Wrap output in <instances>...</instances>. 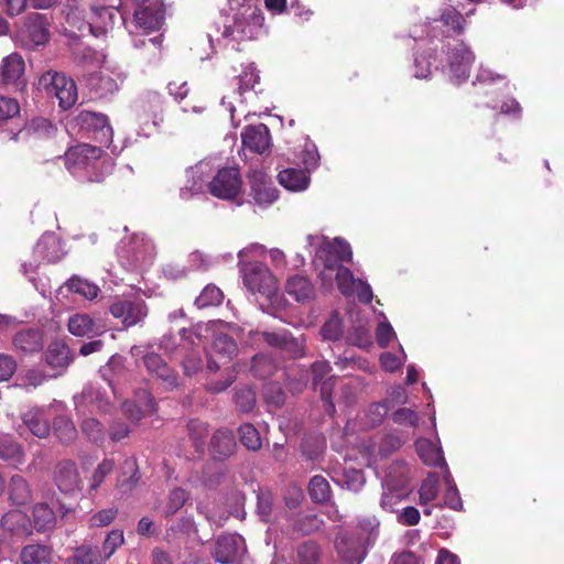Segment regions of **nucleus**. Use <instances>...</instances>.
<instances>
[{
  "label": "nucleus",
  "instance_id": "24",
  "mask_svg": "<svg viewBox=\"0 0 564 564\" xmlns=\"http://www.w3.org/2000/svg\"><path fill=\"white\" fill-rule=\"evenodd\" d=\"M115 10L109 7H91L87 26L90 33L99 37L106 35L113 26Z\"/></svg>",
  "mask_w": 564,
  "mask_h": 564
},
{
  "label": "nucleus",
  "instance_id": "51",
  "mask_svg": "<svg viewBox=\"0 0 564 564\" xmlns=\"http://www.w3.org/2000/svg\"><path fill=\"white\" fill-rule=\"evenodd\" d=\"M213 349L216 354L230 359L237 354L238 346L229 335L220 333L213 341Z\"/></svg>",
  "mask_w": 564,
  "mask_h": 564
},
{
  "label": "nucleus",
  "instance_id": "10",
  "mask_svg": "<svg viewBox=\"0 0 564 564\" xmlns=\"http://www.w3.org/2000/svg\"><path fill=\"white\" fill-rule=\"evenodd\" d=\"M25 63L18 53L6 56L0 65V88L20 90L24 88Z\"/></svg>",
  "mask_w": 564,
  "mask_h": 564
},
{
  "label": "nucleus",
  "instance_id": "38",
  "mask_svg": "<svg viewBox=\"0 0 564 564\" xmlns=\"http://www.w3.org/2000/svg\"><path fill=\"white\" fill-rule=\"evenodd\" d=\"M65 285L70 292L79 294L87 300L96 299L100 291L97 284L83 279L79 275H73L69 278Z\"/></svg>",
  "mask_w": 564,
  "mask_h": 564
},
{
  "label": "nucleus",
  "instance_id": "49",
  "mask_svg": "<svg viewBox=\"0 0 564 564\" xmlns=\"http://www.w3.org/2000/svg\"><path fill=\"white\" fill-rule=\"evenodd\" d=\"M189 494L183 488H174L167 496V501L164 508V516L171 517L176 513L188 500Z\"/></svg>",
  "mask_w": 564,
  "mask_h": 564
},
{
  "label": "nucleus",
  "instance_id": "47",
  "mask_svg": "<svg viewBox=\"0 0 564 564\" xmlns=\"http://www.w3.org/2000/svg\"><path fill=\"white\" fill-rule=\"evenodd\" d=\"M24 130L36 138H51L56 133V127L45 118L32 119Z\"/></svg>",
  "mask_w": 564,
  "mask_h": 564
},
{
  "label": "nucleus",
  "instance_id": "34",
  "mask_svg": "<svg viewBox=\"0 0 564 564\" xmlns=\"http://www.w3.org/2000/svg\"><path fill=\"white\" fill-rule=\"evenodd\" d=\"M416 452L425 465L429 466H443L445 458L440 447L433 444L430 440L422 438L415 443Z\"/></svg>",
  "mask_w": 564,
  "mask_h": 564
},
{
  "label": "nucleus",
  "instance_id": "52",
  "mask_svg": "<svg viewBox=\"0 0 564 564\" xmlns=\"http://www.w3.org/2000/svg\"><path fill=\"white\" fill-rule=\"evenodd\" d=\"M82 431L91 442L98 445L102 444L106 438L104 425L94 417H87L83 421Z\"/></svg>",
  "mask_w": 564,
  "mask_h": 564
},
{
  "label": "nucleus",
  "instance_id": "60",
  "mask_svg": "<svg viewBox=\"0 0 564 564\" xmlns=\"http://www.w3.org/2000/svg\"><path fill=\"white\" fill-rule=\"evenodd\" d=\"M440 21L443 23V25L447 26L449 30H453L455 33H460L463 30L464 18L456 9L452 7L446 8L443 11Z\"/></svg>",
  "mask_w": 564,
  "mask_h": 564
},
{
  "label": "nucleus",
  "instance_id": "45",
  "mask_svg": "<svg viewBox=\"0 0 564 564\" xmlns=\"http://www.w3.org/2000/svg\"><path fill=\"white\" fill-rule=\"evenodd\" d=\"M347 341L360 348H368L371 346V336L369 327L365 323H358L352 326L347 334Z\"/></svg>",
  "mask_w": 564,
  "mask_h": 564
},
{
  "label": "nucleus",
  "instance_id": "12",
  "mask_svg": "<svg viewBox=\"0 0 564 564\" xmlns=\"http://www.w3.org/2000/svg\"><path fill=\"white\" fill-rule=\"evenodd\" d=\"M123 80L124 76L121 73L100 70L86 77L85 83L95 97L106 98L117 93Z\"/></svg>",
  "mask_w": 564,
  "mask_h": 564
},
{
  "label": "nucleus",
  "instance_id": "48",
  "mask_svg": "<svg viewBox=\"0 0 564 564\" xmlns=\"http://www.w3.org/2000/svg\"><path fill=\"white\" fill-rule=\"evenodd\" d=\"M276 366L269 356L260 354L252 359L251 371L254 377L267 379L273 375Z\"/></svg>",
  "mask_w": 564,
  "mask_h": 564
},
{
  "label": "nucleus",
  "instance_id": "57",
  "mask_svg": "<svg viewBox=\"0 0 564 564\" xmlns=\"http://www.w3.org/2000/svg\"><path fill=\"white\" fill-rule=\"evenodd\" d=\"M259 75L252 66H249L243 70V73L237 77L238 88L237 94L241 98L245 93L254 88L256 84L259 82Z\"/></svg>",
  "mask_w": 564,
  "mask_h": 564
},
{
  "label": "nucleus",
  "instance_id": "55",
  "mask_svg": "<svg viewBox=\"0 0 564 564\" xmlns=\"http://www.w3.org/2000/svg\"><path fill=\"white\" fill-rule=\"evenodd\" d=\"M124 368V359L122 356L113 355L108 360L107 365L100 368L101 377L108 382L110 387L113 383V377L122 373Z\"/></svg>",
  "mask_w": 564,
  "mask_h": 564
},
{
  "label": "nucleus",
  "instance_id": "53",
  "mask_svg": "<svg viewBox=\"0 0 564 564\" xmlns=\"http://www.w3.org/2000/svg\"><path fill=\"white\" fill-rule=\"evenodd\" d=\"M334 279L336 280L337 288L344 295H351L356 280L352 272L341 265L334 271Z\"/></svg>",
  "mask_w": 564,
  "mask_h": 564
},
{
  "label": "nucleus",
  "instance_id": "27",
  "mask_svg": "<svg viewBox=\"0 0 564 564\" xmlns=\"http://www.w3.org/2000/svg\"><path fill=\"white\" fill-rule=\"evenodd\" d=\"M14 349L22 354H33L40 351L43 346V336L39 329L28 328L18 332L12 338Z\"/></svg>",
  "mask_w": 564,
  "mask_h": 564
},
{
  "label": "nucleus",
  "instance_id": "15",
  "mask_svg": "<svg viewBox=\"0 0 564 564\" xmlns=\"http://www.w3.org/2000/svg\"><path fill=\"white\" fill-rule=\"evenodd\" d=\"M245 285L253 293L271 296L276 291V282L269 269L261 264H252L243 276Z\"/></svg>",
  "mask_w": 564,
  "mask_h": 564
},
{
  "label": "nucleus",
  "instance_id": "19",
  "mask_svg": "<svg viewBox=\"0 0 564 564\" xmlns=\"http://www.w3.org/2000/svg\"><path fill=\"white\" fill-rule=\"evenodd\" d=\"M163 20L164 10L162 8V3L152 2V4L134 8L132 24L135 30L150 33L159 30Z\"/></svg>",
  "mask_w": 564,
  "mask_h": 564
},
{
  "label": "nucleus",
  "instance_id": "16",
  "mask_svg": "<svg viewBox=\"0 0 564 564\" xmlns=\"http://www.w3.org/2000/svg\"><path fill=\"white\" fill-rule=\"evenodd\" d=\"M53 480L58 490L65 495H74L82 489V479L73 460H62L56 464Z\"/></svg>",
  "mask_w": 564,
  "mask_h": 564
},
{
  "label": "nucleus",
  "instance_id": "43",
  "mask_svg": "<svg viewBox=\"0 0 564 564\" xmlns=\"http://www.w3.org/2000/svg\"><path fill=\"white\" fill-rule=\"evenodd\" d=\"M66 564H102V560L99 558V554L91 546L80 545L66 560Z\"/></svg>",
  "mask_w": 564,
  "mask_h": 564
},
{
  "label": "nucleus",
  "instance_id": "20",
  "mask_svg": "<svg viewBox=\"0 0 564 564\" xmlns=\"http://www.w3.org/2000/svg\"><path fill=\"white\" fill-rule=\"evenodd\" d=\"M475 61L473 52L464 44L458 43L448 53V65L454 79L457 83L469 77V68Z\"/></svg>",
  "mask_w": 564,
  "mask_h": 564
},
{
  "label": "nucleus",
  "instance_id": "23",
  "mask_svg": "<svg viewBox=\"0 0 564 564\" xmlns=\"http://www.w3.org/2000/svg\"><path fill=\"white\" fill-rule=\"evenodd\" d=\"M409 466L403 462H395L390 465L382 481V488L394 490L398 495H409Z\"/></svg>",
  "mask_w": 564,
  "mask_h": 564
},
{
  "label": "nucleus",
  "instance_id": "58",
  "mask_svg": "<svg viewBox=\"0 0 564 564\" xmlns=\"http://www.w3.org/2000/svg\"><path fill=\"white\" fill-rule=\"evenodd\" d=\"M390 410V401L375 402L369 406L367 419L371 426L381 424Z\"/></svg>",
  "mask_w": 564,
  "mask_h": 564
},
{
  "label": "nucleus",
  "instance_id": "17",
  "mask_svg": "<svg viewBox=\"0 0 564 564\" xmlns=\"http://www.w3.org/2000/svg\"><path fill=\"white\" fill-rule=\"evenodd\" d=\"M68 332L76 337H96L107 332L106 324L100 318H94L86 313H76L68 317Z\"/></svg>",
  "mask_w": 564,
  "mask_h": 564
},
{
  "label": "nucleus",
  "instance_id": "42",
  "mask_svg": "<svg viewBox=\"0 0 564 564\" xmlns=\"http://www.w3.org/2000/svg\"><path fill=\"white\" fill-rule=\"evenodd\" d=\"M124 536L121 530H111L105 538L101 545V553L99 558L102 560V564L109 560L112 554L123 544Z\"/></svg>",
  "mask_w": 564,
  "mask_h": 564
},
{
  "label": "nucleus",
  "instance_id": "9",
  "mask_svg": "<svg viewBox=\"0 0 564 564\" xmlns=\"http://www.w3.org/2000/svg\"><path fill=\"white\" fill-rule=\"evenodd\" d=\"M109 312L115 318L121 321L126 328L140 325L148 316L149 310L145 302L141 299L135 300H118L113 302Z\"/></svg>",
  "mask_w": 564,
  "mask_h": 564
},
{
  "label": "nucleus",
  "instance_id": "61",
  "mask_svg": "<svg viewBox=\"0 0 564 564\" xmlns=\"http://www.w3.org/2000/svg\"><path fill=\"white\" fill-rule=\"evenodd\" d=\"M283 350L292 358H300L305 355V338L304 336L294 337L288 332L284 341Z\"/></svg>",
  "mask_w": 564,
  "mask_h": 564
},
{
  "label": "nucleus",
  "instance_id": "37",
  "mask_svg": "<svg viewBox=\"0 0 564 564\" xmlns=\"http://www.w3.org/2000/svg\"><path fill=\"white\" fill-rule=\"evenodd\" d=\"M140 479L137 462L127 458L122 464V471L118 478V487L122 492L131 491Z\"/></svg>",
  "mask_w": 564,
  "mask_h": 564
},
{
  "label": "nucleus",
  "instance_id": "6",
  "mask_svg": "<svg viewBox=\"0 0 564 564\" xmlns=\"http://www.w3.org/2000/svg\"><path fill=\"white\" fill-rule=\"evenodd\" d=\"M48 26L50 23L44 14L30 13L18 35L20 44L28 50L44 45L50 37Z\"/></svg>",
  "mask_w": 564,
  "mask_h": 564
},
{
  "label": "nucleus",
  "instance_id": "21",
  "mask_svg": "<svg viewBox=\"0 0 564 564\" xmlns=\"http://www.w3.org/2000/svg\"><path fill=\"white\" fill-rule=\"evenodd\" d=\"M241 139L246 149L259 154H262L271 143L270 131L264 123L246 127Z\"/></svg>",
  "mask_w": 564,
  "mask_h": 564
},
{
  "label": "nucleus",
  "instance_id": "50",
  "mask_svg": "<svg viewBox=\"0 0 564 564\" xmlns=\"http://www.w3.org/2000/svg\"><path fill=\"white\" fill-rule=\"evenodd\" d=\"M419 494L421 505H427L436 499L438 495V477L435 473L429 474L423 480Z\"/></svg>",
  "mask_w": 564,
  "mask_h": 564
},
{
  "label": "nucleus",
  "instance_id": "1",
  "mask_svg": "<svg viewBox=\"0 0 564 564\" xmlns=\"http://www.w3.org/2000/svg\"><path fill=\"white\" fill-rule=\"evenodd\" d=\"M380 522L375 516L358 519L354 531L339 533L335 539L338 555L348 564H361L379 536Z\"/></svg>",
  "mask_w": 564,
  "mask_h": 564
},
{
  "label": "nucleus",
  "instance_id": "29",
  "mask_svg": "<svg viewBox=\"0 0 564 564\" xmlns=\"http://www.w3.org/2000/svg\"><path fill=\"white\" fill-rule=\"evenodd\" d=\"M0 459L12 467H19L25 460V453L22 445L10 435H1Z\"/></svg>",
  "mask_w": 564,
  "mask_h": 564
},
{
  "label": "nucleus",
  "instance_id": "18",
  "mask_svg": "<svg viewBox=\"0 0 564 564\" xmlns=\"http://www.w3.org/2000/svg\"><path fill=\"white\" fill-rule=\"evenodd\" d=\"M251 195L258 205H270L278 198V189L262 171L253 170L248 175Z\"/></svg>",
  "mask_w": 564,
  "mask_h": 564
},
{
  "label": "nucleus",
  "instance_id": "59",
  "mask_svg": "<svg viewBox=\"0 0 564 564\" xmlns=\"http://www.w3.org/2000/svg\"><path fill=\"white\" fill-rule=\"evenodd\" d=\"M115 469V460L110 458H105L95 469L93 477H91V484H90V490H96L99 488V486L104 482L105 478L110 475Z\"/></svg>",
  "mask_w": 564,
  "mask_h": 564
},
{
  "label": "nucleus",
  "instance_id": "32",
  "mask_svg": "<svg viewBox=\"0 0 564 564\" xmlns=\"http://www.w3.org/2000/svg\"><path fill=\"white\" fill-rule=\"evenodd\" d=\"M52 556V549L39 543L28 544L20 552L22 564H51Z\"/></svg>",
  "mask_w": 564,
  "mask_h": 564
},
{
  "label": "nucleus",
  "instance_id": "64",
  "mask_svg": "<svg viewBox=\"0 0 564 564\" xmlns=\"http://www.w3.org/2000/svg\"><path fill=\"white\" fill-rule=\"evenodd\" d=\"M324 339L337 340L341 335V322L337 315H333L321 329Z\"/></svg>",
  "mask_w": 564,
  "mask_h": 564
},
{
  "label": "nucleus",
  "instance_id": "40",
  "mask_svg": "<svg viewBox=\"0 0 564 564\" xmlns=\"http://www.w3.org/2000/svg\"><path fill=\"white\" fill-rule=\"evenodd\" d=\"M33 520L37 531H46L55 525L56 517L46 503H37L33 508Z\"/></svg>",
  "mask_w": 564,
  "mask_h": 564
},
{
  "label": "nucleus",
  "instance_id": "25",
  "mask_svg": "<svg viewBox=\"0 0 564 564\" xmlns=\"http://www.w3.org/2000/svg\"><path fill=\"white\" fill-rule=\"evenodd\" d=\"M34 254L47 262H57L65 256V251L55 234L45 232L35 245Z\"/></svg>",
  "mask_w": 564,
  "mask_h": 564
},
{
  "label": "nucleus",
  "instance_id": "11",
  "mask_svg": "<svg viewBox=\"0 0 564 564\" xmlns=\"http://www.w3.org/2000/svg\"><path fill=\"white\" fill-rule=\"evenodd\" d=\"M263 18L256 11L249 14H237L234 24L224 31L225 36H231L235 41H247L256 39L261 32Z\"/></svg>",
  "mask_w": 564,
  "mask_h": 564
},
{
  "label": "nucleus",
  "instance_id": "26",
  "mask_svg": "<svg viewBox=\"0 0 564 564\" xmlns=\"http://www.w3.org/2000/svg\"><path fill=\"white\" fill-rule=\"evenodd\" d=\"M143 364L147 370L161 379L167 388L173 389L177 386V375L171 369L162 357L155 352H149L143 357Z\"/></svg>",
  "mask_w": 564,
  "mask_h": 564
},
{
  "label": "nucleus",
  "instance_id": "46",
  "mask_svg": "<svg viewBox=\"0 0 564 564\" xmlns=\"http://www.w3.org/2000/svg\"><path fill=\"white\" fill-rule=\"evenodd\" d=\"M239 437L241 444L248 449L252 452H257L261 448V437L258 430L250 423H245L240 425Z\"/></svg>",
  "mask_w": 564,
  "mask_h": 564
},
{
  "label": "nucleus",
  "instance_id": "44",
  "mask_svg": "<svg viewBox=\"0 0 564 564\" xmlns=\"http://www.w3.org/2000/svg\"><path fill=\"white\" fill-rule=\"evenodd\" d=\"M297 560L300 564H321L322 552L316 542L306 541L297 547Z\"/></svg>",
  "mask_w": 564,
  "mask_h": 564
},
{
  "label": "nucleus",
  "instance_id": "14",
  "mask_svg": "<svg viewBox=\"0 0 564 564\" xmlns=\"http://www.w3.org/2000/svg\"><path fill=\"white\" fill-rule=\"evenodd\" d=\"M76 124L88 132L97 134L101 144H108L112 140V128L109 124L108 118L104 113L82 110L75 117Z\"/></svg>",
  "mask_w": 564,
  "mask_h": 564
},
{
  "label": "nucleus",
  "instance_id": "13",
  "mask_svg": "<svg viewBox=\"0 0 564 564\" xmlns=\"http://www.w3.org/2000/svg\"><path fill=\"white\" fill-rule=\"evenodd\" d=\"M246 552L245 540L239 534H223L215 543L213 556L220 564H232Z\"/></svg>",
  "mask_w": 564,
  "mask_h": 564
},
{
  "label": "nucleus",
  "instance_id": "7",
  "mask_svg": "<svg viewBox=\"0 0 564 564\" xmlns=\"http://www.w3.org/2000/svg\"><path fill=\"white\" fill-rule=\"evenodd\" d=\"M242 186L239 170L237 167L220 169L208 184L209 192L213 196L220 199H235Z\"/></svg>",
  "mask_w": 564,
  "mask_h": 564
},
{
  "label": "nucleus",
  "instance_id": "54",
  "mask_svg": "<svg viewBox=\"0 0 564 564\" xmlns=\"http://www.w3.org/2000/svg\"><path fill=\"white\" fill-rule=\"evenodd\" d=\"M235 404L239 412H251L256 405V392L250 387L237 389Z\"/></svg>",
  "mask_w": 564,
  "mask_h": 564
},
{
  "label": "nucleus",
  "instance_id": "2",
  "mask_svg": "<svg viewBox=\"0 0 564 564\" xmlns=\"http://www.w3.org/2000/svg\"><path fill=\"white\" fill-rule=\"evenodd\" d=\"M102 153L101 147L77 144L65 153V166L82 182L100 183L111 170L109 163L100 161Z\"/></svg>",
  "mask_w": 564,
  "mask_h": 564
},
{
  "label": "nucleus",
  "instance_id": "4",
  "mask_svg": "<svg viewBox=\"0 0 564 564\" xmlns=\"http://www.w3.org/2000/svg\"><path fill=\"white\" fill-rule=\"evenodd\" d=\"M40 83L45 86L47 94L58 99L61 109L67 110L76 104L78 98L76 84L65 74L46 72L41 76Z\"/></svg>",
  "mask_w": 564,
  "mask_h": 564
},
{
  "label": "nucleus",
  "instance_id": "33",
  "mask_svg": "<svg viewBox=\"0 0 564 564\" xmlns=\"http://www.w3.org/2000/svg\"><path fill=\"white\" fill-rule=\"evenodd\" d=\"M9 499L15 506H24L32 500V491L25 478L13 475L9 482Z\"/></svg>",
  "mask_w": 564,
  "mask_h": 564
},
{
  "label": "nucleus",
  "instance_id": "31",
  "mask_svg": "<svg viewBox=\"0 0 564 564\" xmlns=\"http://www.w3.org/2000/svg\"><path fill=\"white\" fill-rule=\"evenodd\" d=\"M288 294L297 302L310 301L314 297L315 289L312 282L304 275L291 276L285 285Z\"/></svg>",
  "mask_w": 564,
  "mask_h": 564
},
{
  "label": "nucleus",
  "instance_id": "36",
  "mask_svg": "<svg viewBox=\"0 0 564 564\" xmlns=\"http://www.w3.org/2000/svg\"><path fill=\"white\" fill-rule=\"evenodd\" d=\"M310 498L315 503H327L332 498V488L328 480L322 475H315L307 486Z\"/></svg>",
  "mask_w": 564,
  "mask_h": 564
},
{
  "label": "nucleus",
  "instance_id": "28",
  "mask_svg": "<svg viewBox=\"0 0 564 564\" xmlns=\"http://www.w3.org/2000/svg\"><path fill=\"white\" fill-rule=\"evenodd\" d=\"M236 440L234 434L227 430H218L210 440V452L214 458L223 460L234 454Z\"/></svg>",
  "mask_w": 564,
  "mask_h": 564
},
{
  "label": "nucleus",
  "instance_id": "63",
  "mask_svg": "<svg viewBox=\"0 0 564 564\" xmlns=\"http://www.w3.org/2000/svg\"><path fill=\"white\" fill-rule=\"evenodd\" d=\"M117 508L102 509L89 518L90 528H102L109 525L117 517Z\"/></svg>",
  "mask_w": 564,
  "mask_h": 564
},
{
  "label": "nucleus",
  "instance_id": "41",
  "mask_svg": "<svg viewBox=\"0 0 564 564\" xmlns=\"http://www.w3.org/2000/svg\"><path fill=\"white\" fill-rule=\"evenodd\" d=\"M224 300L223 291L215 284H208L204 288L200 294L195 300V305L198 308H206L209 306H217Z\"/></svg>",
  "mask_w": 564,
  "mask_h": 564
},
{
  "label": "nucleus",
  "instance_id": "35",
  "mask_svg": "<svg viewBox=\"0 0 564 564\" xmlns=\"http://www.w3.org/2000/svg\"><path fill=\"white\" fill-rule=\"evenodd\" d=\"M279 183L290 191H303L308 186L310 177L306 172L297 169H286L279 173Z\"/></svg>",
  "mask_w": 564,
  "mask_h": 564
},
{
  "label": "nucleus",
  "instance_id": "5",
  "mask_svg": "<svg viewBox=\"0 0 564 564\" xmlns=\"http://www.w3.org/2000/svg\"><path fill=\"white\" fill-rule=\"evenodd\" d=\"M119 256L127 259L132 268H142L152 263L155 246L145 234H134L128 243L119 247Z\"/></svg>",
  "mask_w": 564,
  "mask_h": 564
},
{
  "label": "nucleus",
  "instance_id": "30",
  "mask_svg": "<svg viewBox=\"0 0 564 564\" xmlns=\"http://www.w3.org/2000/svg\"><path fill=\"white\" fill-rule=\"evenodd\" d=\"M22 422L36 437L44 438L50 434L51 425L45 412L34 408L22 414Z\"/></svg>",
  "mask_w": 564,
  "mask_h": 564
},
{
  "label": "nucleus",
  "instance_id": "8",
  "mask_svg": "<svg viewBox=\"0 0 564 564\" xmlns=\"http://www.w3.org/2000/svg\"><path fill=\"white\" fill-rule=\"evenodd\" d=\"M132 111L140 124L158 127L163 121L161 95L154 91L141 95L133 102Z\"/></svg>",
  "mask_w": 564,
  "mask_h": 564
},
{
  "label": "nucleus",
  "instance_id": "22",
  "mask_svg": "<svg viewBox=\"0 0 564 564\" xmlns=\"http://www.w3.org/2000/svg\"><path fill=\"white\" fill-rule=\"evenodd\" d=\"M44 359L45 364L54 370L53 373L48 375L50 378L61 376L72 362L69 348L65 344L58 341L48 345Z\"/></svg>",
  "mask_w": 564,
  "mask_h": 564
},
{
  "label": "nucleus",
  "instance_id": "56",
  "mask_svg": "<svg viewBox=\"0 0 564 564\" xmlns=\"http://www.w3.org/2000/svg\"><path fill=\"white\" fill-rule=\"evenodd\" d=\"M188 435L196 449H202L208 435V426L199 420H191L187 424Z\"/></svg>",
  "mask_w": 564,
  "mask_h": 564
},
{
  "label": "nucleus",
  "instance_id": "39",
  "mask_svg": "<svg viewBox=\"0 0 564 564\" xmlns=\"http://www.w3.org/2000/svg\"><path fill=\"white\" fill-rule=\"evenodd\" d=\"M53 431L55 436L63 444L72 443L77 435V431L75 429L73 421L65 415H59L55 417L53 422Z\"/></svg>",
  "mask_w": 564,
  "mask_h": 564
},
{
  "label": "nucleus",
  "instance_id": "62",
  "mask_svg": "<svg viewBox=\"0 0 564 564\" xmlns=\"http://www.w3.org/2000/svg\"><path fill=\"white\" fill-rule=\"evenodd\" d=\"M20 113V105L15 98L0 96V124Z\"/></svg>",
  "mask_w": 564,
  "mask_h": 564
},
{
  "label": "nucleus",
  "instance_id": "3",
  "mask_svg": "<svg viewBox=\"0 0 564 564\" xmlns=\"http://www.w3.org/2000/svg\"><path fill=\"white\" fill-rule=\"evenodd\" d=\"M307 241L311 247L316 246L313 263L317 269L322 267L319 279L324 286L330 288L335 269L341 267V262L351 261V248L348 242L340 238L329 241L325 237L310 235Z\"/></svg>",
  "mask_w": 564,
  "mask_h": 564
}]
</instances>
